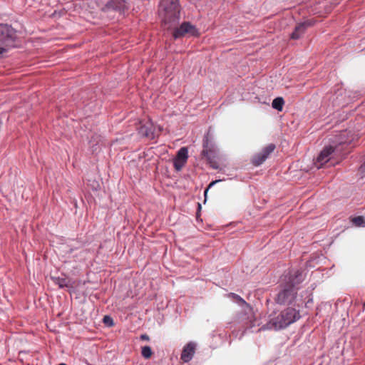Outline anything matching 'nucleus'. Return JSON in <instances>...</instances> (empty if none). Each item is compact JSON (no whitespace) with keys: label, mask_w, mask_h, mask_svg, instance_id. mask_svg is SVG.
<instances>
[{"label":"nucleus","mask_w":365,"mask_h":365,"mask_svg":"<svg viewBox=\"0 0 365 365\" xmlns=\"http://www.w3.org/2000/svg\"><path fill=\"white\" fill-rule=\"evenodd\" d=\"M302 280V273L297 271L295 279L289 278V282L282 286L276 297V302L281 305H293L299 307L303 303L302 299L297 296V284Z\"/></svg>","instance_id":"nucleus-1"},{"label":"nucleus","mask_w":365,"mask_h":365,"mask_svg":"<svg viewBox=\"0 0 365 365\" xmlns=\"http://www.w3.org/2000/svg\"><path fill=\"white\" fill-rule=\"evenodd\" d=\"M159 15L167 29L175 26L180 19L178 0H162L160 3Z\"/></svg>","instance_id":"nucleus-2"},{"label":"nucleus","mask_w":365,"mask_h":365,"mask_svg":"<svg viewBox=\"0 0 365 365\" xmlns=\"http://www.w3.org/2000/svg\"><path fill=\"white\" fill-rule=\"evenodd\" d=\"M16 38V31L6 24H0V45L13 47Z\"/></svg>","instance_id":"nucleus-3"},{"label":"nucleus","mask_w":365,"mask_h":365,"mask_svg":"<svg viewBox=\"0 0 365 365\" xmlns=\"http://www.w3.org/2000/svg\"><path fill=\"white\" fill-rule=\"evenodd\" d=\"M284 324L283 316L279 313L273 312L269 316L268 322L262 327V329L279 330L286 328Z\"/></svg>","instance_id":"nucleus-4"},{"label":"nucleus","mask_w":365,"mask_h":365,"mask_svg":"<svg viewBox=\"0 0 365 365\" xmlns=\"http://www.w3.org/2000/svg\"><path fill=\"white\" fill-rule=\"evenodd\" d=\"M161 129L160 127L156 128L151 121H148L139 128V133L145 137L150 139L159 134Z\"/></svg>","instance_id":"nucleus-5"},{"label":"nucleus","mask_w":365,"mask_h":365,"mask_svg":"<svg viewBox=\"0 0 365 365\" xmlns=\"http://www.w3.org/2000/svg\"><path fill=\"white\" fill-rule=\"evenodd\" d=\"M189 34L192 36H196L197 31L194 26L189 22L182 23L179 28L174 30L173 36L175 38H178L184 36L185 34Z\"/></svg>","instance_id":"nucleus-6"},{"label":"nucleus","mask_w":365,"mask_h":365,"mask_svg":"<svg viewBox=\"0 0 365 365\" xmlns=\"http://www.w3.org/2000/svg\"><path fill=\"white\" fill-rule=\"evenodd\" d=\"M275 149V145L272 143L269 144L263 148V150L256 154L252 158V163L258 166L263 163L265 160L268 158L270 153H272Z\"/></svg>","instance_id":"nucleus-7"},{"label":"nucleus","mask_w":365,"mask_h":365,"mask_svg":"<svg viewBox=\"0 0 365 365\" xmlns=\"http://www.w3.org/2000/svg\"><path fill=\"white\" fill-rule=\"evenodd\" d=\"M279 314L283 316L284 324L287 327L300 318L299 312L292 307H289L279 312Z\"/></svg>","instance_id":"nucleus-8"},{"label":"nucleus","mask_w":365,"mask_h":365,"mask_svg":"<svg viewBox=\"0 0 365 365\" xmlns=\"http://www.w3.org/2000/svg\"><path fill=\"white\" fill-rule=\"evenodd\" d=\"M334 152V148L331 145L325 147L319 153L317 158L315 165L317 168H320L323 165L328 163L331 159V155Z\"/></svg>","instance_id":"nucleus-9"},{"label":"nucleus","mask_w":365,"mask_h":365,"mask_svg":"<svg viewBox=\"0 0 365 365\" xmlns=\"http://www.w3.org/2000/svg\"><path fill=\"white\" fill-rule=\"evenodd\" d=\"M314 23L315 21L313 19H308L297 24L290 36L291 38L294 40L300 38L305 33L307 28L313 26Z\"/></svg>","instance_id":"nucleus-10"},{"label":"nucleus","mask_w":365,"mask_h":365,"mask_svg":"<svg viewBox=\"0 0 365 365\" xmlns=\"http://www.w3.org/2000/svg\"><path fill=\"white\" fill-rule=\"evenodd\" d=\"M188 158L187 148L185 147L181 148L177 153L176 158L174 160V166L177 170H180L185 164Z\"/></svg>","instance_id":"nucleus-11"},{"label":"nucleus","mask_w":365,"mask_h":365,"mask_svg":"<svg viewBox=\"0 0 365 365\" xmlns=\"http://www.w3.org/2000/svg\"><path fill=\"white\" fill-rule=\"evenodd\" d=\"M196 344L194 342H189L186 344L182 351L181 359L184 362L190 361L195 351Z\"/></svg>","instance_id":"nucleus-12"},{"label":"nucleus","mask_w":365,"mask_h":365,"mask_svg":"<svg viewBox=\"0 0 365 365\" xmlns=\"http://www.w3.org/2000/svg\"><path fill=\"white\" fill-rule=\"evenodd\" d=\"M127 8V2L125 0H110L106 5V10H115L123 11Z\"/></svg>","instance_id":"nucleus-13"},{"label":"nucleus","mask_w":365,"mask_h":365,"mask_svg":"<svg viewBox=\"0 0 365 365\" xmlns=\"http://www.w3.org/2000/svg\"><path fill=\"white\" fill-rule=\"evenodd\" d=\"M203 150L202 151V154L208 159H210L212 156V153L214 152L215 148L212 145H210L208 138L206 137L205 140L203 142Z\"/></svg>","instance_id":"nucleus-14"},{"label":"nucleus","mask_w":365,"mask_h":365,"mask_svg":"<svg viewBox=\"0 0 365 365\" xmlns=\"http://www.w3.org/2000/svg\"><path fill=\"white\" fill-rule=\"evenodd\" d=\"M51 279L54 284L58 285L60 288L72 287L71 280L66 277H52Z\"/></svg>","instance_id":"nucleus-15"},{"label":"nucleus","mask_w":365,"mask_h":365,"mask_svg":"<svg viewBox=\"0 0 365 365\" xmlns=\"http://www.w3.org/2000/svg\"><path fill=\"white\" fill-rule=\"evenodd\" d=\"M284 104V101L283 98L277 97L273 100L272 106L273 108L277 110L278 111H282L283 109Z\"/></svg>","instance_id":"nucleus-16"},{"label":"nucleus","mask_w":365,"mask_h":365,"mask_svg":"<svg viewBox=\"0 0 365 365\" xmlns=\"http://www.w3.org/2000/svg\"><path fill=\"white\" fill-rule=\"evenodd\" d=\"M347 133L346 131H343L340 133L339 136V139L336 140V142L339 144L348 143L350 142V140L346 138Z\"/></svg>","instance_id":"nucleus-17"},{"label":"nucleus","mask_w":365,"mask_h":365,"mask_svg":"<svg viewBox=\"0 0 365 365\" xmlns=\"http://www.w3.org/2000/svg\"><path fill=\"white\" fill-rule=\"evenodd\" d=\"M141 354L142 356L145 358V359H149L150 358V356H152L153 354V351L151 350V348L148 346H143L142 348V351H141Z\"/></svg>","instance_id":"nucleus-18"},{"label":"nucleus","mask_w":365,"mask_h":365,"mask_svg":"<svg viewBox=\"0 0 365 365\" xmlns=\"http://www.w3.org/2000/svg\"><path fill=\"white\" fill-rule=\"evenodd\" d=\"M351 222L353 225H354L356 227H361L364 225V220L362 216H358L351 218Z\"/></svg>","instance_id":"nucleus-19"},{"label":"nucleus","mask_w":365,"mask_h":365,"mask_svg":"<svg viewBox=\"0 0 365 365\" xmlns=\"http://www.w3.org/2000/svg\"><path fill=\"white\" fill-rule=\"evenodd\" d=\"M104 324H107L109 327L113 326V319L109 316H105L103 319Z\"/></svg>","instance_id":"nucleus-20"},{"label":"nucleus","mask_w":365,"mask_h":365,"mask_svg":"<svg viewBox=\"0 0 365 365\" xmlns=\"http://www.w3.org/2000/svg\"><path fill=\"white\" fill-rule=\"evenodd\" d=\"M220 181H221V180H214V181L211 182L209 184L208 187L206 188V190H205V192H204V195H205V198H206V197H207V193L208 190H209L210 188H211L214 185H215L216 183H217V182H220Z\"/></svg>","instance_id":"nucleus-21"},{"label":"nucleus","mask_w":365,"mask_h":365,"mask_svg":"<svg viewBox=\"0 0 365 365\" xmlns=\"http://www.w3.org/2000/svg\"><path fill=\"white\" fill-rule=\"evenodd\" d=\"M10 47L4 46V45H0V58H1L5 53L8 51Z\"/></svg>","instance_id":"nucleus-22"},{"label":"nucleus","mask_w":365,"mask_h":365,"mask_svg":"<svg viewBox=\"0 0 365 365\" xmlns=\"http://www.w3.org/2000/svg\"><path fill=\"white\" fill-rule=\"evenodd\" d=\"M229 297H232V299H236L239 302H241L242 303H245V300L243 299H242L240 296H238L237 294H235L234 293H230L229 294Z\"/></svg>","instance_id":"nucleus-23"},{"label":"nucleus","mask_w":365,"mask_h":365,"mask_svg":"<svg viewBox=\"0 0 365 365\" xmlns=\"http://www.w3.org/2000/svg\"><path fill=\"white\" fill-rule=\"evenodd\" d=\"M140 339L142 340H145V341H148L150 339L149 336L147 334H142L140 336Z\"/></svg>","instance_id":"nucleus-24"}]
</instances>
